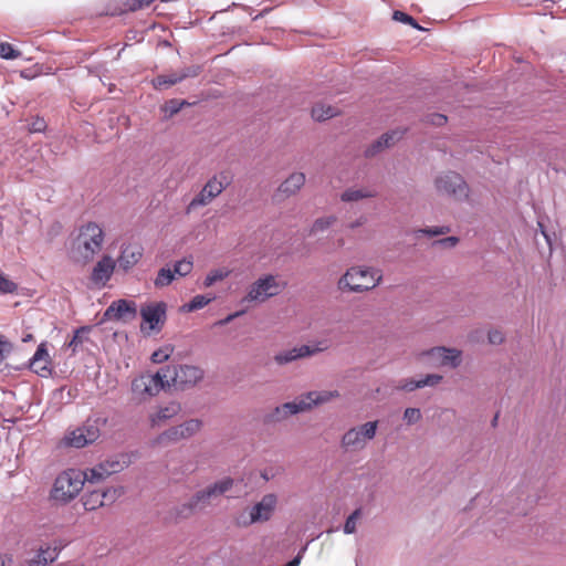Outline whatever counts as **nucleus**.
Here are the masks:
<instances>
[{"instance_id": "4d7b16f0", "label": "nucleus", "mask_w": 566, "mask_h": 566, "mask_svg": "<svg viewBox=\"0 0 566 566\" xmlns=\"http://www.w3.org/2000/svg\"><path fill=\"white\" fill-rule=\"evenodd\" d=\"M459 242V239L457 237H447V238H443V239H440V240H437L434 241V245H440V247H443V248H453L457 245V243Z\"/></svg>"}, {"instance_id": "cd10ccee", "label": "nucleus", "mask_w": 566, "mask_h": 566, "mask_svg": "<svg viewBox=\"0 0 566 566\" xmlns=\"http://www.w3.org/2000/svg\"><path fill=\"white\" fill-rule=\"evenodd\" d=\"M376 192L368 189H354L348 188L340 195V200L344 202H354L361 199L374 198Z\"/></svg>"}, {"instance_id": "6ab92c4d", "label": "nucleus", "mask_w": 566, "mask_h": 566, "mask_svg": "<svg viewBox=\"0 0 566 566\" xmlns=\"http://www.w3.org/2000/svg\"><path fill=\"white\" fill-rule=\"evenodd\" d=\"M403 135V132L400 130H391L384 133L378 139L373 142L365 150L366 157H374L379 154L381 150L389 148L397 140H399Z\"/></svg>"}, {"instance_id": "603ef678", "label": "nucleus", "mask_w": 566, "mask_h": 566, "mask_svg": "<svg viewBox=\"0 0 566 566\" xmlns=\"http://www.w3.org/2000/svg\"><path fill=\"white\" fill-rule=\"evenodd\" d=\"M12 350L13 345L0 335V365L7 359Z\"/></svg>"}, {"instance_id": "c85d7f7f", "label": "nucleus", "mask_w": 566, "mask_h": 566, "mask_svg": "<svg viewBox=\"0 0 566 566\" xmlns=\"http://www.w3.org/2000/svg\"><path fill=\"white\" fill-rule=\"evenodd\" d=\"M338 114L336 107L331 105L316 104L312 108V117L317 122H324L326 119L333 118Z\"/></svg>"}, {"instance_id": "6e6d98bb", "label": "nucleus", "mask_w": 566, "mask_h": 566, "mask_svg": "<svg viewBox=\"0 0 566 566\" xmlns=\"http://www.w3.org/2000/svg\"><path fill=\"white\" fill-rule=\"evenodd\" d=\"M488 339L490 344L500 345L504 342V335L501 331L493 329L489 332Z\"/></svg>"}, {"instance_id": "ddd939ff", "label": "nucleus", "mask_w": 566, "mask_h": 566, "mask_svg": "<svg viewBox=\"0 0 566 566\" xmlns=\"http://www.w3.org/2000/svg\"><path fill=\"white\" fill-rule=\"evenodd\" d=\"M137 316V306L133 301L119 298L111 303L105 310L102 318V323L106 321H122L128 323L135 319Z\"/></svg>"}, {"instance_id": "8fccbe9b", "label": "nucleus", "mask_w": 566, "mask_h": 566, "mask_svg": "<svg viewBox=\"0 0 566 566\" xmlns=\"http://www.w3.org/2000/svg\"><path fill=\"white\" fill-rule=\"evenodd\" d=\"M420 233L428 237H438L450 232V228L447 226L441 227H426L419 230Z\"/></svg>"}, {"instance_id": "a19ab883", "label": "nucleus", "mask_w": 566, "mask_h": 566, "mask_svg": "<svg viewBox=\"0 0 566 566\" xmlns=\"http://www.w3.org/2000/svg\"><path fill=\"white\" fill-rule=\"evenodd\" d=\"M392 19L396 21H399L401 23L411 25L413 29H417L419 31H424L426 29L422 28L411 15L403 11L396 10L392 13Z\"/></svg>"}, {"instance_id": "a18cd8bd", "label": "nucleus", "mask_w": 566, "mask_h": 566, "mask_svg": "<svg viewBox=\"0 0 566 566\" xmlns=\"http://www.w3.org/2000/svg\"><path fill=\"white\" fill-rule=\"evenodd\" d=\"M18 291V284L9 280L0 272V294H13Z\"/></svg>"}, {"instance_id": "0eeeda50", "label": "nucleus", "mask_w": 566, "mask_h": 566, "mask_svg": "<svg viewBox=\"0 0 566 566\" xmlns=\"http://www.w3.org/2000/svg\"><path fill=\"white\" fill-rule=\"evenodd\" d=\"M164 370L158 369L155 374H143L132 381V392L139 399L158 395L163 389L167 388L169 380L165 379Z\"/></svg>"}, {"instance_id": "58836bf2", "label": "nucleus", "mask_w": 566, "mask_h": 566, "mask_svg": "<svg viewBox=\"0 0 566 566\" xmlns=\"http://www.w3.org/2000/svg\"><path fill=\"white\" fill-rule=\"evenodd\" d=\"M179 440H182V432L179 431V427L175 426L167 430H165L163 433L158 437V442H169V443H176Z\"/></svg>"}, {"instance_id": "09e8293b", "label": "nucleus", "mask_w": 566, "mask_h": 566, "mask_svg": "<svg viewBox=\"0 0 566 566\" xmlns=\"http://www.w3.org/2000/svg\"><path fill=\"white\" fill-rule=\"evenodd\" d=\"M422 415L419 408H406L403 412V420L408 424H415L420 421Z\"/></svg>"}, {"instance_id": "c756f323", "label": "nucleus", "mask_w": 566, "mask_h": 566, "mask_svg": "<svg viewBox=\"0 0 566 566\" xmlns=\"http://www.w3.org/2000/svg\"><path fill=\"white\" fill-rule=\"evenodd\" d=\"M180 82L179 73L176 72L169 75H158L151 81V84L155 90H165Z\"/></svg>"}, {"instance_id": "1a4fd4ad", "label": "nucleus", "mask_w": 566, "mask_h": 566, "mask_svg": "<svg viewBox=\"0 0 566 566\" xmlns=\"http://www.w3.org/2000/svg\"><path fill=\"white\" fill-rule=\"evenodd\" d=\"M377 428V420L350 428L342 437V447L352 451L364 449L366 442L375 438Z\"/></svg>"}, {"instance_id": "9b49d317", "label": "nucleus", "mask_w": 566, "mask_h": 566, "mask_svg": "<svg viewBox=\"0 0 566 566\" xmlns=\"http://www.w3.org/2000/svg\"><path fill=\"white\" fill-rule=\"evenodd\" d=\"M233 479L226 476L202 490L197 491L189 500L192 503V509L197 512L205 510L212 499L223 495L233 486Z\"/></svg>"}, {"instance_id": "dca6fc26", "label": "nucleus", "mask_w": 566, "mask_h": 566, "mask_svg": "<svg viewBox=\"0 0 566 566\" xmlns=\"http://www.w3.org/2000/svg\"><path fill=\"white\" fill-rule=\"evenodd\" d=\"M427 355L440 366L457 368L462 363V353L457 348L433 347L427 352Z\"/></svg>"}, {"instance_id": "f257e3e1", "label": "nucleus", "mask_w": 566, "mask_h": 566, "mask_svg": "<svg viewBox=\"0 0 566 566\" xmlns=\"http://www.w3.org/2000/svg\"><path fill=\"white\" fill-rule=\"evenodd\" d=\"M90 474H84L76 469H67L61 472L54 480L49 494V500L54 505H66L82 491L85 480Z\"/></svg>"}, {"instance_id": "5701e85b", "label": "nucleus", "mask_w": 566, "mask_h": 566, "mask_svg": "<svg viewBox=\"0 0 566 566\" xmlns=\"http://www.w3.org/2000/svg\"><path fill=\"white\" fill-rule=\"evenodd\" d=\"M49 352L45 343H42L38 346L35 353L30 359V368L41 377H45L50 369L48 367Z\"/></svg>"}, {"instance_id": "b1692460", "label": "nucleus", "mask_w": 566, "mask_h": 566, "mask_svg": "<svg viewBox=\"0 0 566 566\" xmlns=\"http://www.w3.org/2000/svg\"><path fill=\"white\" fill-rule=\"evenodd\" d=\"M60 554V548L50 545L41 546L35 556L27 562V566H48L53 563Z\"/></svg>"}, {"instance_id": "37998d69", "label": "nucleus", "mask_w": 566, "mask_h": 566, "mask_svg": "<svg viewBox=\"0 0 566 566\" xmlns=\"http://www.w3.org/2000/svg\"><path fill=\"white\" fill-rule=\"evenodd\" d=\"M21 55L12 44L8 42H0V57L3 60H15Z\"/></svg>"}, {"instance_id": "4468645a", "label": "nucleus", "mask_w": 566, "mask_h": 566, "mask_svg": "<svg viewBox=\"0 0 566 566\" xmlns=\"http://www.w3.org/2000/svg\"><path fill=\"white\" fill-rule=\"evenodd\" d=\"M308 410V406L304 405L301 397L293 401L284 402L275 407L272 411L264 416V423L274 424L279 423L290 416L297 415Z\"/></svg>"}, {"instance_id": "2eb2a0df", "label": "nucleus", "mask_w": 566, "mask_h": 566, "mask_svg": "<svg viewBox=\"0 0 566 566\" xmlns=\"http://www.w3.org/2000/svg\"><path fill=\"white\" fill-rule=\"evenodd\" d=\"M167 304L155 302L145 304L140 308V316L151 331H160L166 322Z\"/></svg>"}, {"instance_id": "c03bdc74", "label": "nucleus", "mask_w": 566, "mask_h": 566, "mask_svg": "<svg viewBox=\"0 0 566 566\" xmlns=\"http://www.w3.org/2000/svg\"><path fill=\"white\" fill-rule=\"evenodd\" d=\"M192 268H193L192 260L185 258L175 263L174 272H175V275L186 276L191 272Z\"/></svg>"}, {"instance_id": "ea45409f", "label": "nucleus", "mask_w": 566, "mask_h": 566, "mask_svg": "<svg viewBox=\"0 0 566 566\" xmlns=\"http://www.w3.org/2000/svg\"><path fill=\"white\" fill-rule=\"evenodd\" d=\"M185 105H189V103L185 99L172 98L165 103L164 112L169 117H171V116L176 115L177 113H179Z\"/></svg>"}, {"instance_id": "412c9836", "label": "nucleus", "mask_w": 566, "mask_h": 566, "mask_svg": "<svg viewBox=\"0 0 566 566\" xmlns=\"http://www.w3.org/2000/svg\"><path fill=\"white\" fill-rule=\"evenodd\" d=\"M124 469V464L115 460H106L99 463L97 467L90 470L88 482H98L114 473H117Z\"/></svg>"}, {"instance_id": "4c0bfd02", "label": "nucleus", "mask_w": 566, "mask_h": 566, "mask_svg": "<svg viewBox=\"0 0 566 566\" xmlns=\"http://www.w3.org/2000/svg\"><path fill=\"white\" fill-rule=\"evenodd\" d=\"M179 431L182 432V439L192 437L201 427V421L198 419H189L179 426Z\"/></svg>"}, {"instance_id": "7c9ffc66", "label": "nucleus", "mask_w": 566, "mask_h": 566, "mask_svg": "<svg viewBox=\"0 0 566 566\" xmlns=\"http://www.w3.org/2000/svg\"><path fill=\"white\" fill-rule=\"evenodd\" d=\"M92 327L88 325L81 326L74 331V334L70 342L67 343V347L72 349L73 353L77 352L80 345L87 340V334L91 332Z\"/></svg>"}, {"instance_id": "20e7f679", "label": "nucleus", "mask_w": 566, "mask_h": 566, "mask_svg": "<svg viewBox=\"0 0 566 566\" xmlns=\"http://www.w3.org/2000/svg\"><path fill=\"white\" fill-rule=\"evenodd\" d=\"M382 280L379 270L368 266H352L339 277L337 287L342 292L364 293L378 286Z\"/></svg>"}, {"instance_id": "0e129e2a", "label": "nucleus", "mask_w": 566, "mask_h": 566, "mask_svg": "<svg viewBox=\"0 0 566 566\" xmlns=\"http://www.w3.org/2000/svg\"><path fill=\"white\" fill-rule=\"evenodd\" d=\"M233 321V316H231L230 314L228 316H226L224 318L220 319L219 322H217V325H220V326H223V325H227L229 323H231Z\"/></svg>"}, {"instance_id": "bf43d9fd", "label": "nucleus", "mask_w": 566, "mask_h": 566, "mask_svg": "<svg viewBox=\"0 0 566 566\" xmlns=\"http://www.w3.org/2000/svg\"><path fill=\"white\" fill-rule=\"evenodd\" d=\"M344 533L345 534H353L356 532V522L350 520L349 517L346 518L344 524Z\"/></svg>"}, {"instance_id": "6e6552de", "label": "nucleus", "mask_w": 566, "mask_h": 566, "mask_svg": "<svg viewBox=\"0 0 566 566\" xmlns=\"http://www.w3.org/2000/svg\"><path fill=\"white\" fill-rule=\"evenodd\" d=\"M165 379L169 380L167 387H192L203 378V370L198 366L179 365V366H164Z\"/></svg>"}, {"instance_id": "9d476101", "label": "nucleus", "mask_w": 566, "mask_h": 566, "mask_svg": "<svg viewBox=\"0 0 566 566\" xmlns=\"http://www.w3.org/2000/svg\"><path fill=\"white\" fill-rule=\"evenodd\" d=\"M276 505V496L274 494H266L262 500L255 503L247 512H242L237 518V523L240 526H248L256 522H263L270 520Z\"/></svg>"}, {"instance_id": "774afa93", "label": "nucleus", "mask_w": 566, "mask_h": 566, "mask_svg": "<svg viewBox=\"0 0 566 566\" xmlns=\"http://www.w3.org/2000/svg\"><path fill=\"white\" fill-rule=\"evenodd\" d=\"M497 420H499V412L495 413V416L493 417L492 421H491V426L493 428H495L497 426Z\"/></svg>"}, {"instance_id": "473e14b6", "label": "nucleus", "mask_w": 566, "mask_h": 566, "mask_svg": "<svg viewBox=\"0 0 566 566\" xmlns=\"http://www.w3.org/2000/svg\"><path fill=\"white\" fill-rule=\"evenodd\" d=\"M99 493L101 501H103V505L113 504L118 497L124 494V489L119 488H106V489H97Z\"/></svg>"}, {"instance_id": "79ce46f5", "label": "nucleus", "mask_w": 566, "mask_h": 566, "mask_svg": "<svg viewBox=\"0 0 566 566\" xmlns=\"http://www.w3.org/2000/svg\"><path fill=\"white\" fill-rule=\"evenodd\" d=\"M195 513H197V511L196 509H192V503L190 500L175 507L176 520L189 518Z\"/></svg>"}, {"instance_id": "f03ea898", "label": "nucleus", "mask_w": 566, "mask_h": 566, "mask_svg": "<svg viewBox=\"0 0 566 566\" xmlns=\"http://www.w3.org/2000/svg\"><path fill=\"white\" fill-rule=\"evenodd\" d=\"M107 423L108 418L105 415L101 412L90 415L81 426L66 430L61 443L75 449L93 444L101 437V429Z\"/></svg>"}, {"instance_id": "864d4df0", "label": "nucleus", "mask_w": 566, "mask_h": 566, "mask_svg": "<svg viewBox=\"0 0 566 566\" xmlns=\"http://www.w3.org/2000/svg\"><path fill=\"white\" fill-rule=\"evenodd\" d=\"M448 120V117L440 113L428 114L424 117V122L433 126H443Z\"/></svg>"}, {"instance_id": "052dcab7", "label": "nucleus", "mask_w": 566, "mask_h": 566, "mask_svg": "<svg viewBox=\"0 0 566 566\" xmlns=\"http://www.w3.org/2000/svg\"><path fill=\"white\" fill-rule=\"evenodd\" d=\"M366 222V218L364 216L359 217L358 219H356L355 221L348 223V229L350 230H355L359 227H361L363 224H365Z\"/></svg>"}, {"instance_id": "39448f33", "label": "nucleus", "mask_w": 566, "mask_h": 566, "mask_svg": "<svg viewBox=\"0 0 566 566\" xmlns=\"http://www.w3.org/2000/svg\"><path fill=\"white\" fill-rule=\"evenodd\" d=\"M436 190L441 196L464 201L469 198L470 188L464 178L455 171H444L434 179Z\"/></svg>"}, {"instance_id": "7ed1b4c3", "label": "nucleus", "mask_w": 566, "mask_h": 566, "mask_svg": "<svg viewBox=\"0 0 566 566\" xmlns=\"http://www.w3.org/2000/svg\"><path fill=\"white\" fill-rule=\"evenodd\" d=\"M104 231L95 222L80 227L77 237L73 240L72 252L77 261H91L102 249Z\"/></svg>"}, {"instance_id": "69168bd1", "label": "nucleus", "mask_w": 566, "mask_h": 566, "mask_svg": "<svg viewBox=\"0 0 566 566\" xmlns=\"http://www.w3.org/2000/svg\"><path fill=\"white\" fill-rule=\"evenodd\" d=\"M138 7H142V9L149 7L155 0H137Z\"/></svg>"}, {"instance_id": "5fc2aeb1", "label": "nucleus", "mask_w": 566, "mask_h": 566, "mask_svg": "<svg viewBox=\"0 0 566 566\" xmlns=\"http://www.w3.org/2000/svg\"><path fill=\"white\" fill-rule=\"evenodd\" d=\"M46 128V122L42 117H34L29 124V130L31 133H42Z\"/></svg>"}, {"instance_id": "a211bd4d", "label": "nucleus", "mask_w": 566, "mask_h": 566, "mask_svg": "<svg viewBox=\"0 0 566 566\" xmlns=\"http://www.w3.org/2000/svg\"><path fill=\"white\" fill-rule=\"evenodd\" d=\"M115 269V262L109 255H104L93 268L91 280L96 285L104 286L111 279Z\"/></svg>"}, {"instance_id": "c9c22d12", "label": "nucleus", "mask_w": 566, "mask_h": 566, "mask_svg": "<svg viewBox=\"0 0 566 566\" xmlns=\"http://www.w3.org/2000/svg\"><path fill=\"white\" fill-rule=\"evenodd\" d=\"M336 220L337 218L335 216L317 218L310 229V234H315L317 232H323L327 230L336 222Z\"/></svg>"}, {"instance_id": "a878e982", "label": "nucleus", "mask_w": 566, "mask_h": 566, "mask_svg": "<svg viewBox=\"0 0 566 566\" xmlns=\"http://www.w3.org/2000/svg\"><path fill=\"white\" fill-rule=\"evenodd\" d=\"M304 182L305 175L303 172H293L280 185L277 191L289 197L298 191Z\"/></svg>"}, {"instance_id": "f8f14e48", "label": "nucleus", "mask_w": 566, "mask_h": 566, "mask_svg": "<svg viewBox=\"0 0 566 566\" xmlns=\"http://www.w3.org/2000/svg\"><path fill=\"white\" fill-rule=\"evenodd\" d=\"M284 287L285 284H280L274 275L268 274L251 284L244 301H265L277 295Z\"/></svg>"}, {"instance_id": "de8ad7c7", "label": "nucleus", "mask_w": 566, "mask_h": 566, "mask_svg": "<svg viewBox=\"0 0 566 566\" xmlns=\"http://www.w3.org/2000/svg\"><path fill=\"white\" fill-rule=\"evenodd\" d=\"M202 71V66L198 64L189 65L184 69H181L178 73L180 76L181 82L188 77H196L198 76Z\"/></svg>"}, {"instance_id": "423d86ee", "label": "nucleus", "mask_w": 566, "mask_h": 566, "mask_svg": "<svg viewBox=\"0 0 566 566\" xmlns=\"http://www.w3.org/2000/svg\"><path fill=\"white\" fill-rule=\"evenodd\" d=\"M231 177L227 171H220L213 175L205 184L202 189L196 195L187 207V212L198 207L208 206L214 198H217L224 189L231 184Z\"/></svg>"}, {"instance_id": "338daca9", "label": "nucleus", "mask_w": 566, "mask_h": 566, "mask_svg": "<svg viewBox=\"0 0 566 566\" xmlns=\"http://www.w3.org/2000/svg\"><path fill=\"white\" fill-rule=\"evenodd\" d=\"M32 340H33V335L31 333H28V334L22 336V342L23 343H29V342H32Z\"/></svg>"}, {"instance_id": "e2e57ef3", "label": "nucleus", "mask_w": 566, "mask_h": 566, "mask_svg": "<svg viewBox=\"0 0 566 566\" xmlns=\"http://www.w3.org/2000/svg\"><path fill=\"white\" fill-rule=\"evenodd\" d=\"M361 516V509L358 507L356 510H354L347 517H349L350 520L357 522V520Z\"/></svg>"}, {"instance_id": "3c124183", "label": "nucleus", "mask_w": 566, "mask_h": 566, "mask_svg": "<svg viewBox=\"0 0 566 566\" xmlns=\"http://www.w3.org/2000/svg\"><path fill=\"white\" fill-rule=\"evenodd\" d=\"M171 352L172 349L169 348H159L151 354L150 360L154 364H163L168 360Z\"/></svg>"}, {"instance_id": "f3484780", "label": "nucleus", "mask_w": 566, "mask_h": 566, "mask_svg": "<svg viewBox=\"0 0 566 566\" xmlns=\"http://www.w3.org/2000/svg\"><path fill=\"white\" fill-rule=\"evenodd\" d=\"M319 352H322V347H312L308 345H302L300 347H294V348L277 353L274 356V361L277 365H286V364H290L298 358L308 357V356H312Z\"/></svg>"}, {"instance_id": "680f3d73", "label": "nucleus", "mask_w": 566, "mask_h": 566, "mask_svg": "<svg viewBox=\"0 0 566 566\" xmlns=\"http://www.w3.org/2000/svg\"><path fill=\"white\" fill-rule=\"evenodd\" d=\"M538 228H539V232L545 238L547 244L551 247L552 245V240H551L549 234L546 232L545 227L543 226V223L538 222Z\"/></svg>"}, {"instance_id": "2f4dec72", "label": "nucleus", "mask_w": 566, "mask_h": 566, "mask_svg": "<svg viewBox=\"0 0 566 566\" xmlns=\"http://www.w3.org/2000/svg\"><path fill=\"white\" fill-rule=\"evenodd\" d=\"M83 506L86 511H94L98 507L104 506L103 501H101L98 490H87L86 493L82 497Z\"/></svg>"}, {"instance_id": "4be33fe9", "label": "nucleus", "mask_w": 566, "mask_h": 566, "mask_svg": "<svg viewBox=\"0 0 566 566\" xmlns=\"http://www.w3.org/2000/svg\"><path fill=\"white\" fill-rule=\"evenodd\" d=\"M143 256V248L138 244L123 245L118 256V264L124 271H128L138 263Z\"/></svg>"}, {"instance_id": "72a5a7b5", "label": "nucleus", "mask_w": 566, "mask_h": 566, "mask_svg": "<svg viewBox=\"0 0 566 566\" xmlns=\"http://www.w3.org/2000/svg\"><path fill=\"white\" fill-rule=\"evenodd\" d=\"M180 407L177 403H170L167 407L160 408L158 412L151 417L153 426L158 424L160 421H165L177 415Z\"/></svg>"}, {"instance_id": "aec40b11", "label": "nucleus", "mask_w": 566, "mask_h": 566, "mask_svg": "<svg viewBox=\"0 0 566 566\" xmlns=\"http://www.w3.org/2000/svg\"><path fill=\"white\" fill-rule=\"evenodd\" d=\"M442 380V376L438 374H428L420 379H401L397 385L398 390H403L407 392H411L416 389L423 387H433L437 386Z\"/></svg>"}, {"instance_id": "49530a36", "label": "nucleus", "mask_w": 566, "mask_h": 566, "mask_svg": "<svg viewBox=\"0 0 566 566\" xmlns=\"http://www.w3.org/2000/svg\"><path fill=\"white\" fill-rule=\"evenodd\" d=\"M227 275H228V272H223L221 270H212L205 277L203 286L210 287L218 281H222Z\"/></svg>"}, {"instance_id": "e433bc0d", "label": "nucleus", "mask_w": 566, "mask_h": 566, "mask_svg": "<svg viewBox=\"0 0 566 566\" xmlns=\"http://www.w3.org/2000/svg\"><path fill=\"white\" fill-rule=\"evenodd\" d=\"M175 272L169 268H161L154 281L156 287H164L169 285L175 280Z\"/></svg>"}, {"instance_id": "f704fd0d", "label": "nucleus", "mask_w": 566, "mask_h": 566, "mask_svg": "<svg viewBox=\"0 0 566 566\" xmlns=\"http://www.w3.org/2000/svg\"><path fill=\"white\" fill-rule=\"evenodd\" d=\"M214 297L209 295H196L193 296L189 303L184 305V310L187 312H193L207 306Z\"/></svg>"}, {"instance_id": "bb28decb", "label": "nucleus", "mask_w": 566, "mask_h": 566, "mask_svg": "<svg viewBox=\"0 0 566 566\" xmlns=\"http://www.w3.org/2000/svg\"><path fill=\"white\" fill-rule=\"evenodd\" d=\"M138 10H142V7H138L137 0H114V3L108 7V11L112 15H122Z\"/></svg>"}, {"instance_id": "393cba45", "label": "nucleus", "mask_w": 566, "mask_h": 566, "mask_svg": "<svg viewBox=\"0 0 566 566\" xmlns=\"http://www.w3.org/2000/svg\"><path fill=\"white\" fill-rule=\"evenodd\" d=\"M337 397H339V392L337 390L308 391L307 394L301 396V400L304 402V405L308 406L310 410L314 406L328 402Z\"/></svg>"}, {"instance_id": "13d9d810", "label": "nucleus", "mask_w": 566, "mask_h": 566, "mask_svg": "<svg viewBox=\"0 0 566 566\" xmlns=\"http://www.w3.org/2000/svg\"><path fill=\"white\" fill-rule=\"evenodd\" d=\"M307 549V544L303 546L300 552L294 556L291 560H289L284 566H298L301 564V560L303 558L304 553Z\"/></svg>"}]
</instances>
